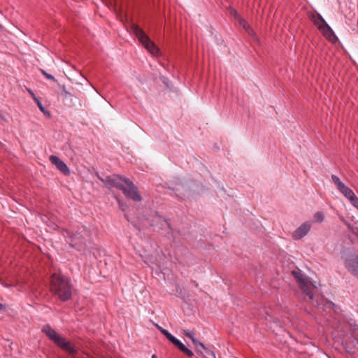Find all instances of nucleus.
Returning <instances> with one entry per match:
<instances>
[{
  "instance_id": "39448f33",
  "label": "nucleus",
  "mask_w": 358,
  "mask_h": 358,
  "mask_svg": "<svg viewBox=\"0 0 358 358\" xmlns=\"http://www.w3.org/2000/svg\"><path fill=\"white\" fill-rule=\"evenodd\" d=\"M131 31L138 38L141 43L153 55L159 56L160 50L157 46L152 42L144 31L137 24L131 25Z\"/></svg>"
},
{
  "instance_id": "aec40b11",
  "label": "nucleus",
  "mask_w": 358,
  "mask_h": 358,
  "mask_svg": "<svg viewBox=\"0 0 358 358\" xmlns=\"http://www.w3.org/2000/svg\"><path fill=\"white\" fill-rule=\"evenodd\" d=\"M327 304L329 306V307H331L334 310L335 312H338V310L340 309L338 307H337L334 303H333L331 301H327Z\"/></svg>"
},
{
  "instance_id": "9d476101",
  "label": "nucleus",
  "mask_w": 358,
  "mask_h": 358,
  "mask_svg": "<svg viewBox=\"0 0 358 358\" xmlns=\"http://www.w3.org/2000/svg\"><path fill=\"white\" fill-rule=\"evenodd\" d=\"M331 180L337 189L346 199L349 200L354 195L355 193L352 189L346 186L337 176L332 175Z\"/></svg>"
},
{
  "instance_id": "f257e3e1",
  "label": "nucleus",
  "mask_w": 358,
  "mask_h": 358,
  "mask_svg": "<svg viewBox=\"0 0 358 358\" xmlns=\"http://www.w3.org/2000/svg\"><path fill=\"white\" fill-rule=\"evenodd\" d=\"M51 292L62 301L71 299L72 286L67 278L59 273H54L50 278Z\"/></svg>"
},
{
  "instance_id": "393cba45",
  "label": "nucleus",
  "mask_w": 358,
  "mask_h": 358,
  "mask_svg": "<svg viewBox=\"0 0 358 358\" xmlns=\"http://www.w3.org/2000/svg\"><path fill=\"white\" fill-rule=\"evenodd\" d=\"M152 358H157V357H156V355H153L152 356Z\"/></svg>"
},
{
  "instance_id": "412c9836",
  "label": "nucleus",
  "mask_w": 358,
  "mask_h": 358,
  "mask_svg": "<svg viewBox=\"0 0 358 358\" xmlns=\"http://www.w3.org/2000/svg\"><path fill=\"white\" fill-rule=\"evenodd\" d=\"M40 110L43 113L45 112L46 108L42 105L40 100H37V102L36 103Z\"/></svg>"
},
{
  "instance_id": "6e6552de",
  "label": "nucleus",
  "mask_w": 358,
  "mask_h": 358,
  "mask_svg": "<svg viewBox=\"0 0 358 358\" xmlns=\"http://www.w3.org/2000/svg\"><path fill=\"white\" fill-rule=\"evenodd\" d=\"M157 329L160 331V332L166 336V338L171 342L174 345H176L180 351L185 353L189 357H191L194 355L192 350L188 349L184 344H182L178 339L174 337L171 333H169L167 330L163 329L162 327L157 324Z\"/></svg>"
},
{
  "instance_id": "f03ea898",
  "label": "nucleus",
  "mask_w": 358,
  "mask_h": 358,
  "mask_svg": "<svg viewBox=\"0 0 358 358\" xmlns=\"http://www.w3.org/2000/svg\"><path fill=\"white\" fill-rule=\"evenodd\" d=\"M106 181L111 186L120 189L127 197L135 201H141L137 187L129 179L119 175H113L106 177Z\"/></svg>"
},
{
  "instance_id": "f8f14e48",
  "label": "nucleus",
  "mask_w": 358,
  "mask_h": 358,
  "mask_svg": "<svg viewBox=\"0 0 358 358\" xmlns=\"http://www.w3.org/2000/svg\"><path fill=\"white\" fill-rule=\"evenodd\" d=\"M194 345L196 351L198 353L203 356H211L215 358V355L213 351L206 348L202 343L199 341H194Z\"/></svg>"
},
{
  "instance_id": "dca6fc26",
  "label": "nucleus",
  "mask_w": 358,
  "mask_h": 358,
  "mask_svg": "<svg viewBox=\"0 0 358 358\" xmlns=\"http://www.w3.org/2000/svg\"><path fill=\"white\" fill-rule=\"evenodd\" d=\"M352 206L358 210V197L354 194V195L348 200Z\"/></svg>"
},
{
  "instance_id": "a211bd4d",
  "label": "nucleus",
  "mask_w": 358,
  "mask_h": 358,
  "mask_svg": "<svg viewBox=\"0 0 358 358\" xmlns=\"http://www.w3.org/2000/svg\"><path fill=\"white\" fill-rule=\"evenodd\" d=\"M41 71L42 73V74L48 80H52V81H56V79L55 78V77L53 76H52L51 74L47 73L45 71L43 70V69H41Z\"/></svg>"
},
{
  "instance_id": "7ed1b4c3",
  "label": "nucleus",
  "mask_w": 358,
  "mask_h": 358,
  "mask_svg": "<svg viewBox=\"0 0 358 358\" xmlns=\"http://www.w3.org/2000/svg\"><path fill=\"white\" fill-rule=\"evenodd\" d=\"M293 274L296 278L299 286L304 294V299L310 302L313 306L320 308L324 301V298L314 294L315 287L310 284L306 278L298 276L297 273L294 271H293Z\"/></svg>"
},
{
  "instance_id": "a878e982",
  "label": "nucleus",
  "mask_w": 358,
  "mask_h": 358,
  "mask_svg": "<svg viewBox=\"0 0 358 358\" xmlns=\"http://www.w3.org/2000/svg\"><path fill=\"white\" fill-rule=\"evenodd\" d=\"M0 118H1V115L0 114Z\"/></svg>"
},
{
  "instance_id": "6ab92c4d",
  "label": "nucleus",
  "mask_w": 358,
  "mask_h": 358,
  "mask_svg": "<svg viewBox=\"0 0 358 358\" xmlns=\"http://www.w3.org/2000/svg\"><path fill=\"white\" fill-rule=\"evenodd\" d=\"M26 90L29 92V94L31 95V96L33 98V99L34 100L35 103L37 102V100H40L38 97H36V96L35 95V94L33 92L32 90H31L29 88H27Z\"/></svg>"
},
{
  "instance_id": "9b49d317",
  "label": "nucleus",
  "mask_w": 358,
  "mask_h": 358,
  "mask_svg": "<svg viewBox=\"0 0 358 358\" xmlns=\"http://www.w3.org/2000/svg\"><path fill=\"white\" fill-rule=\"evenodd\" d=\"M50 161L54 164L58 170L61 171L64 176H69L71 173L70 169L66 164L55 155L50 157Z\"/></svg>"
},
{
  "instance_id": "4468645a",
  "label": "nucleus",
  "mask_w": 358,
  "mask_h": 358,
  "mask_svg": "<svg viewBox=\"0 0 358 358\" xmlns=\"http://www.w3.org/2000/svg\"><path fill=\"white\" fill-rule=\"evenodd\" d=\"M238 21H239L240 26H241L248 34H250V35L254 34L253 29L251 28V27L249 25V24L247 22V21L245 19L240 17Z\"/></svg>"
},
{
  "instance_id": "4be33fe9",
  "label": "nucleus",
  "mask_w": 358,
  "mask_h": 358,
  "mask_svg": "<svg viewBox=\"0 0 358 358\" xmlns=\"http://www.w3.org/2000/svg\"><path fill=\"white\" fill-rule=\"evenodd\" d=\"M43 115H44L45 117H48V118H50V117H51V114H50V111H49V110H48L47 109L45 110V112H43Z\"/></svg>"
},
{
  "instance_id": "ddd939ff",
  "label": "nucleus",
  "mask_w": 358,
  "mask_h": 358,
  "mask_svg": "<svg viewBox=\"0 0 358 358\" xmlns=\"http://www.w3.org/2000/svg\"><path fill=\"white\" fill-rule=\"evenodd\" d=\"M310 229V224L308 223H303L298 227L293 233V238L294 239H300L305 236Z\"/></svg>"
},
{
  "instance_id": "5701e85b",
  "label": "nucleus",
  "mask_w": 358,
  "mask_h": 358,
  "mask_svg": "<svg viewBox=\"0 0 358 358\" xmlns=\"http://www.w3.org/2000/svg\"><path fill=\"white\" fill-rule=\"evenodd\" d=\"M4 308L5 306L2 303H0V310L3 309Z\"/></svg>"
},
{
  "instance_id": "b1692460",
  "label": "nucleus",
  "mask_w": 358,
  "mask_h": 358,
  "mask_svg": "<svg viewBox=\"0 0 358 358\" xmlns=\"http://www.w3.org/2000/svg\"><path fill=\"white\" fill-rule=\"evenodd\" d=\"M118 202H119V206H120V207L121 208V209H122V210H124V208H123V206L120 203V202L119 201H118Z\"/></svg>"
},
{
  "instance_id": "423d86ee",
  "label": "nucleus",
  "mask_w": 358,
  "mask_h": 358,
  "mask_svg": "<svg viewBox=\"0 0 358 358\" xmlns=\"http://www.w3.org/2000/svg\"><path fill=\"white\" fill-rule=\"evenodd\" d=\"M309 18L327 40L334 41L336 38L334 31L320 13H311Z\"/></svg>"
},
{
  "instance_id": "2eb2a0df",
  "label": "nucleus",
  "mask_w": 358,
  "mask_h": 358,
  "mask_svg": "<svg viewBox=\"0 0 358 358\" xmlns=\"http://www.w3.org/2000/svg\"><path fill=\"white\" fill-rule=\"evenodd\" d=\"M183 334L188 337L189 338H190L192 341V343H194V341H198L196 338H195V334L192 331H189V330H183Z\"/></svg>"
},
{
  "instance_id": "f3484780",
  "label": "nucleus",
  "mask_w": 358,
  "mask_h": 358,
  "mask_svg": "<svg viewBox=\"0 0 358 358\" xmlns=\"http://www.w3.org/2000/svg\"><path fill=\"white\" fill-rule=\"evenodd\" d=\"M324 216L322 212H317L314 215V219L316 222H321L324 220Z\"/></svg>"
},
{
  "instance_id": "bb28decb",
  "label": "nucleus",
  "mask_w": 358,
  "mask_h": 358,
  "mask_svg": "<svg viewBox=\"0 0 358 358\" xmlns=\"http://www.w3.org/2000/svg\"><path fill=\"white\" fill-rule=\"evenodd\" d=\"M357 343H358V341H357Z\"/></svg>"
},
{
  "instance_id": "0eeeda50",
  "label": "nucleus",
  "mask_w": 358,
  "mask_h": 358,
  "mask_svg": "<svg viewBox=\"0 0 358 358\" xmlns=\"http://www.w3.org/2000/svg\"><path fill=\"white\" fill-rule=\"evenodd\" d=\"M63 236L66 242L73 248H76L78 250H81L82 245H85V238L80 234H73L67 229L62 231Z\"/></svg>"
},
{
  "instance_id": "1a4fd4ad",
  "label": "nucleus",
  "mask_w": 358,
  "mask_h": 358,
  "mask_svg": "<svg viewBox=\"0 0 358 358\" xmlns=\"http://www.w3.org/2000/svg\"><path fill=\"white\" fill-rule=\"evenodd\" d=\"M344 265L348 271L358 279V254L346 257L344 260Z\"/></svg>"
},
{
  "instance_id": "20e7f679",
  "label": "nucleus",
  "mask_w": 358,
  "mask_h": 358,
  "mask_svg": "<svg viewBox=\"0 0 358 358\" xmlns=\"http://www.w3.org/2000/svg\"><path fill=\"white\" fill-rule=\"evenodd\" d=\"M42 331L50 340L54 342L57 346L67 352L71 356H75L77 354L78 350L76 346L71 342L66 341L64 337L59 335L50 325L46 324L43 326Z\"/></svg>"
}]
</instances>
